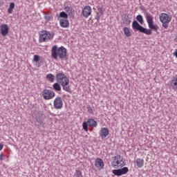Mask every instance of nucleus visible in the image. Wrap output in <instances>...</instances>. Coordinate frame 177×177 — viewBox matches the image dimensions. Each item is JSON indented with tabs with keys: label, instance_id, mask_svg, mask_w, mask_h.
<instances>
[{
	"label": "nucleus",
	"instance_id": "nucleus-1",
	"mask_svg": "<svg viewBox=\"0 0 177 177\" xmlns=\"http://www.w3.org/2000/svg\"><path fill=\"white\" fill-rule=\"evenodd\" d=\"M144 15L145 16V19L147 20L149 29H147L140 26V24H139V23H138L137 21H133V28H134V30H138V31H140V32H142L146 35H151V30H153V31H155V32H157L158 31L159 27L158 25H157V24H154V18L153 17V15H151V14L147 12H145Z\"/></svg>",
	"mask_w": 177,
	"mask_h": 177
},
{
	"label": "nucleus",
	"instance_id": "nucleus-2",
	"mask_svg": "<svg viewBox=\"0 0 177 177\" xmlns=\"http://www.w3.org/2000/svg\"><path fill=\"white\" fill-rule=\"evenodd\" d=\"M51 57L55 60H57V59L63 60V59L67 57V49L64 46L57 47V46L55 45L51 48Z\"/></svg>",
	"mask_w": 177,
	"mask_h": 177
},
{
	"label": "nucleus",
	"instance_id": "nucleus-3",
	"mask_svg": "<svg viewBox=\"0 0 177 177\" xmlns=\"http://www.w3.org/2000/svg\"><path fill=\"white\" fill-rule=\"evenodd\" d=\"M57 82L59 84L66 92H70V80L63 73L56 75Z\"/></svg>",
	"mask_w": 177,
	"mask_h": 177
},
{
	"label": "nucleus",
	"instance_id": "nucleus-4",
	"mask_svg": "<svg viewBox=\"0 0 177 177\" xmlns=\"http://www.w3.org/2000/svg\"><path fill=\"white\" fill-rule=\"evenodd\" d=\"M159 19L162 24V26L164 28H168V24L171 23L172 17L168 15L167 13H161L159 16Z\"/></svg>",
	"mask_w": 177,
	"mask_h": 177
},
{
	"label": "nucleus",
	"instance_id": "nucleus-5",
	"mask_svg": "<svg viewBox=\"0 0 177 177\" xmlns=\"http://www.w3.org/2000/svg\"><path fill=\"white\" fill-rule=\"evenodd\" d=\"M52 38H53V36H52L50 32L42 30L39 33V42H48V41H50Z\"/></svg>",
	"mask_w": 177,
	"mask_h": 177
},
{
	"label": "nucleus",
	"instance_id": "nucleus-6",
	"mask_svg": "<svg viewBox=\"0 0 177 177\" xmlns=\"http://www.w3.org/2000/svg\"><path fill=\"white\" fill-rule=\"evenodd\" d=\"M111 164L113 168H117L118 167H124V165H125L124 158H122V156L120 155H116L113 158V160L112 161Z\"/></svg>",
	"mask_w": 177,
	"mask_h": 177
},
{
	"label": "nucleus",
	"instance_id": "nucleus-7",
	"mask_svg": "<svg viewBox=\"0 0 177 177\" xmlns=\"http://www.w3.org/2000/svg\"><path fill=\"white\" fill-rule=\"evenodd\" d=\"M41 95L45 100H50V99L55 97V94L52 90L45 89L42 91Z\"/></svg>",
	"mask_w": 177,
	"mask_h": 177
},
{
	"label": "nucleus",
	"instance_id": "nucleus-8",
	"mask_svg": "<svg viewBox=\"0 0 177 177\" xmlns=\"http://www.w3.org/2000/svg\"><path fill=\"white\" fill-rule=\"evenodd\" d=\"M129 171V169H128V167H124L122 169H114L113 171V174L114 175H116V176H121L122 175H125V174H128Z\"/></svg>",
	"mask_w": 177,
	"mask_h": 177
},
{
	"label": "nucleus",
	"instance_id": "nucleus-9",
	"mask_svg": "<svg viewBox=\"0 0 177 177\" xmlns=\"http://www.w3.org/2000/svg\"><path fill=\"white\" fill-rule=\"evenodd\" d=\"M82 15L84 19H88V17L92 15V8L89 6H84L82 11Z\"/></svg>",
	"mask_w": 177,
	"mask_h": 177
},
{
	"label": "nucleus",
	"instance_id": "nucleus-10",
	"mask_svg": "<svg viewBox=\"0 0 177 177\" xmlns=\"http://www.w3.org/2000/svg\"><path fill=\"white\" fill-rule=\"evenodd\" d=\"M54 107L57 110L63 109V100L60 97H57L54 100Z\"/></svg>",
	"mask_w": 177,
	"mask_h": 177
},
{
	"label": "nucleus",
	"instance_id": "nucleus-11",
	"mask_svg": "<svg viewBox=\"0 0 177 177\" xmlns=\"http://www.w3.org/2000/svg\"><path fill=\"white\" fill-rule=\"evenodd\" d=\"M0 32L3 37H6L9 34V26L3 24L0 26Z\"/></svg>",
	"mask_w": 177,
	"mask_h": 177
},
{
	"label": "nucleus",
	"instance_id": "nucleus-12",
	"mask_svg": "<svg viewBox=\"0 0 177 177\" xmlns=\"http://www.w3.org/2000/svg\"><path fill=\"white\" fill-rule=\"evenodd\" d=\"M168 86H169L170 89L177 91V75L169 80Z\"/></svg>",
	"mask_w": 177,
	"mask_h": 177
},
{
	"label": "nucleus",
	"instance_id": "nucleus-13",
	"mask_svg": "<svg viewBox=\"0 0 177 177\" xmlns=\"http://www.w3.org/2000/svg\"><path fill=\"white\" fill-rule=\"evenodd\" d=\"M109 133H110V131H109L108 128H106V127L101 128L100 131V136L101 139H106V138L109 136Z\"/></svg>",
	"mask_w": 177,
	"mask_h": 177
},
{
	"label": "nucleus",
	"instance_id": "nucleus-14",
	"mask_svg": "<svg viewBox=\"0 0 177 177\" xmlns=\"http://www.w3.org/2000/svg\"><path fill=\"white\" fill-rule=\"evenodd\" d=\"M95 167L97 169H103L104 168V162L100 158H97L95 162Z\"/></svg>",
	"mask_w": 177,
	"mask_h": 177
},
{
	"label": "nucleus",
	"instance_id": "nucleus-15",
	"mask_svg": "<svg viewBox=\"0 0 177 177\" xmlns=\"http://www.w3.org/2000/svg\"><path fill=\"white\" fill-rule=\"evenodd\" d=\"M59 24L63 28H67V27L70 26V22L68 21V19H62L59 20Z\"/></svg>",
	"mask_w": 177,
	"mask_h": 177
},
{
	"label": "nucleus",
	"instance_id": "nucleus-16",
	"mask_svg": "<svg viewBox=\"0 0 177 177\" xmlns=\"http://www.w3.org/2000/svg\"><path fill=\"white\" fill-rule=\"evenodd\" d=\"M123 32L125 37H127V38H129V37H132V30L128 27H124L123 28Z\"/></svg>",
	"mask_w": 177,
	"mask_h": 177
},
{
	"label": "nucleus",
	"instance_id": "nucleus-17",
	"mask_svg": "<svg viewBox=\"0 0 177 177\" xmlns=\"http://www.w3.org/2000/svg\"><path fill=\"white\" fill-rule=\"evenodd\" d=\"M87 124L88 127H92L93 128H96V127H97V122L92 118L87 120Z\"/></svg>",
	"mask_w": 177,
	"mask_h": 177
},
{
	"label": "nucleus",
	"instance_id": "nucleus-18",
	"mask_svg": "<svg viewBox=\"0 0 177 177\" xmlns=\"http://www.w3.org/2000/svg\"><path fill=\"white\" fill-rule=\"evenodd\" d=\"M136 164L138 168H142L145 165V160L138 158L136 160Z\"/></svg>",
	"mask_w": 177,
	"mask_h": 177
},
{
	"label": "nucleus",
	"instance_id": "nucleus-19",
	"mask_svg": "<svg viewBox=\"0 0 177 177\" xmlns=\"http://www.w3.org/2000/svg\"><path fill=\"white\" fill-rule=\"evenodd\" d=\"M46 78H47L48 81H49V82H54L55 81V75H53L51 73L47 74L46 76Z\"/></svg>",
	"mask_w": 177,
	"mask_h": 177
},
{
	"label": "nucleus",
	"instance_id": "nucleus-20",
	"mask_svg": "<svg viewBox=\"0 0 177 177\" xmlns=\"http://www.w3.org/2000/svg\"><path fill=\"white\" fill-rule=\"evenodd\" d=\"M53 87L55 91H57V92H60V91H62V87L60 86V84L59 83H55L53 85Z\"/></svg>",
	"mask_w": 177,
	"mask_h": 177
},
{
	"label": "nucleus",
	"instance_id": "nucleus-21",
	"mask_svg": "<svg viewBox=\"0 0 177 177\" xmlns=\"http://www.w3.org/2000/svg\"><path fill=\"white\" fill-rule=\"evenodd\" d=\"M136 20L139 21L140 24H143V23H145V21L143 20V16L140 15L136 16Z\"/></svg>",
	"mask_w": 177,
	"mask_h": 177
},
{
	"label": "nucleus",
	"instance_id": "nucleus-22",
	"mask_svg": "<svg viewBox=\"0 0 177 177\" xmlns=\"http://www.w3.org/2000/svg\"><path fill=\"white\" fill-rule=\"evenodd\" d=\"M13 9H15V3H11L9 8L8 9V13L12 14L13 12Z\"/></svg>",
	"mask_w": 177,
	"mask_h": 177
},
{
	"label": "nucleus",
	"instance_id": "nucleus-23",
	"mask_svg": "<svg viewBox=\"0 0 177 177\" xmlns=\"http://www.w3.org/2000/svg\"><path fill=\"white\" fill-rule=\"evenodd\" d=\"M59 17H62L64 19H68V15H67V13H66L64 12H61L59 13Z\"/></svg>",
	"mask_w": 177,
	"mask_h": 177
},
{
	"label": "nucleus",
	"instance_id": "nucleus-24",
	"mask_svg": "<svg viewBox=\"0 0 177 177\" xmlns=\"http://www.w3.org/2000/svg\"><path fill=\"white\" fill-rule=\"evenodd\" d=\"M83 129L85 130V132H88V122H84L82 123Z\"/></svg>",
	"mask_w": 177,
	"mask_h": 177
},
{
	"label": "nucleus",
	"instance_id": "nucleus-25",
	"mask_svg": "<svg viewBox=\"0 0 177 177\" xmlns=\"http://www.w3.org/2000/svg\"><path fill=\"white\" fill-rule=\"evenodd\" d=\"M86 109H87V111H88V113L89 114H94V111H93V109H92V107L91 106V105H88L86 106Z\"/></svg>",
	"mask_w": 177,
	"mask_h": 177
},
{
	"label": "nucleus",
	"instance_id": "nucleus-26",
	"mask_svg": "<svg viewBox=\"0 0 177 177\" xmlns=\"http://www.w3.org/2000/svg\"><path fill=\"white\" fill-rule=\"evenodd\" d=\"M75 175L76 177H82V173L80 170H76Z\"/></svg>",
	"mask_w": 177,
	"mask_h": 177
},
{
	"label": "nucleus",
	"instance_id": "nucleus-27",
	"mask_svg": "<svg viewBox=\"0 0 177 177\" xmlns=\"http://www.w3.org/2000/svg\"><path fill=\"white\" fill-rule=\"evenodd\" d=\"M39 55H34V58H33V62H35V63H38V62H39Z\"/></svg>",
	"mask_w": 177,
	"mask_h": 177
},
{
	"label": "nucleus",
	"instance_id": "nucleus-28",
	"mask_svg": "<svg viewBox=\"0 0 177 177\" xmlns=\"http://www.w3.org/2000/svg\"><path fill=\"white\" fill-rule=\"evenodd\" d=\"M44 19H45V20H46L47 21H50V17H49V16H45V17H44Z\"/></svg>",
	"mask_w": 177,
	"mask_h": 177
},
{
	"label": "nucleus",
	"instance_id": "nucleus-29",
	"mask_svg": "<svg viewBox=\"0 0 177 177\" xmlns=\"http://www.w3.org/2000/svg\"><path fill=\"white\" fill-rule=\"evenodd\" d=\"M3 153H1L0 154V161H3Z\"/></svg>",
	"mask_w": 177,
	"mask_h": 177
},
{
	"label": "nucleus",
	"instance_id": "nucleus-30",
	"mask_svg": "<svg viewBox=\"0 0 177 177\" xmlns=\"http://www.w3.org/2000/svg\"><path fill=\"white\" fill-rule=\"evenodd\" d=\"M173 55H174V56H176V57L177 58V49L175 50Z\"/></svg>",
	"mask_w": 177,
	"mask_h": 177
},
{
	"label": "nucleus",
	"instance_id": "nucleus-31",
	"mask_svg": "<svg viewBox=\"0 0 177 177\" xmlns=\"http://www.w3.org/2000/svg\"><path fill=\"white\" fill-rule=\"evenodd\" d=\"M3 149V144H0V151Z\"/></svg>",
	"mask_w": 177,
	"mask_h": 177
}]
</instances>
